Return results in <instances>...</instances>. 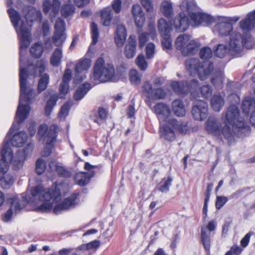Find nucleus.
I'll list each match as a JSON object with an SVG mask.
<instances>
[{
    "label": "nucleus",
    "mask_w": 255,
    "mask_h": 255,
    "mask_svg": "<svg viewBox=\"0 0 255 255\" xmlns=\"http://www.w3.org/2000/svg\"><path fill=\"white\" fill-rule=\"evenodd\" d=\"M7 11L11 23L18 35L20 44L19 53L20 95L15 116L16 121L20 124L22 123L28 117L30 111L28 104L35 99L37 95L35 91L27 85V78L28 75H31L35 77L37 75V72H38V74L40 76L37 87L39 93L46 89L49 81V76L47 74H42L44 72L47 63V61L44 60H37L35 65H29L27 69L23 67L22 63V50L24 49H26L30 43V28L32 26V22L34 20L41 19V12L37 10L33 6L25 7L23 13H25L24 19L26 22L22 20L19 25L20 14L13 8L8 9Z\"/></svg>",
    "instance_id": "obj_1"
},
{
    "label": "nucleus",
    "mask_w": 255,
    "mask_h": 255,
    "mask_svg": "<svg viewBox=\"0 0 255 255\" xmlns=\"http://www.w3.org/2000/svg\"><path fill=\"white\" fill-rule=\"evenodd\" d=\"M12 159L13 153L7 142L1 150V158L0 159V186L3 189H9L14 182L13 175L7 173Z\"/></svg>",
    "instance_id": "obj_2"
},
{
    "label": "nucleus",
    "mask_w": 255,
    "mask_h": 255,
    "mask_svg": "<svg viewBox=\"0 0 255 255\" xmlns=\"http://www.w3.org/2000/svg\"><path fill=\"white\" fill-rule=\"evenodd\" d=\"M31 194L33 197L38 196L39 200L43 202L36 209L46 212L52 208L53 203L60 198V192L56 187L54 189H44L42 186L38 185L31 190Z\"/></svg>",
    "instance_id": "obj_3"
},
{
    "label": "nucleus",
    "mask_w": 255,
    "mask_h": 255,
    "mask_svg": "<svg viewBox=\"0 0 255 255\" xmlns=\"http://www.w3.org/2000/svg\"><path fill=\"white\" fill-rule=\"evenodd\" d=\"M114 75V66L106 63L104 59L100 57L95 62L91 80L95 84H98L101 82L104 83L111 80Z\"/></svg>",
    "instance_id": "obj_4"
},
{
    "label": "nucleus",
    "mask_w": 255,
    "mask_h": 255,
    "mask_svg": "<svg viewBox=\"0 0 255 255\" xmlns=\"http://www.w3.org/2000/svg\"><path fill=\"white\" fill-rule=\"evenodd\" d=\"M188 128L187 123L182 120L178 121L175 119H170L160 128V136L169 141L175 138V130L181 134L187 133Z\"/></svg>",
    "instance_id": "obj_5"
},
{
    "label": "nucleus",
    "mask_w": 255,
    "mask_h": 255,
    "mask_svg": "<svg viewBox=\"0 0 255 255\" xmlns=\"http://www.w3.org/2000/svg\"><path fill=\"white\" fill-rule=\"evenodd\" d=\"M185 5L192 20L190 22L191 25L197 26L202 23L209 24L212 22L213 17L206 13L199 11V7L193 0L190 2L183 1L180 4V7L183 9L185 7Z\"/></svg>",
    "instance_id": "obj_6"
},
{
    "label": "nucleus",
    "mask_w": 255,
    "mask_h": 255,
    "mask_svg": "<svg viewBox=\"0 0 255 255\" xmlns=\"http://www.w3.org/2000/svg\"><path fill=\"white\" fill-rule=\"evenodd\" d=\"M187 69L191 73H197L201 80L207 79L213 70V64L206 60L200 62L197 58L187 59L185 62Z\"/></svg>",
    "instance_id": "obj_7"
},
{
    "label": "nucleus",
    "mask_w": 255,
    "mask_h": 255,
    "mask_svg": "<svg viewBox=\"0 0 255 255\" xmlns=\"http://www.w3.org/2000/svg\"><path fill=\"white\" fill-rule=\"evenodd\" d=\"M206 129L207 131L214 135L222 139L223 135L227 140L230 141L233 138V132L230 126L227 123L221 128L220 123L214 117H210L206 122Z\"/></svg>",
    "instance_id": "obj_8"
},
{
    "label": "nucleus",
    "mask_w": 255,
    "mask_h": 255,
    "mask_svg": "<svg viewBox=\"0 0 255 255\" xmlns=\"http://www.w3.org/2000/svg\"><path fill=\"white\" fill-rule=\"evenodd\" d=\"M175 46L177 49L180 50L182 54L187 55L192 54L198 47L199 43L190 39V36L187 34H180L176 39Z\"/></svg>",
    "instance_id": "obj_9"
},
{
    "label": "nucleus",
    "mask_w": 255,
    "mask_h": 255,
    "mask_svg": "<svg viewBox=\"0 0 255 255\" xmlns=\"http://www.w3.org/2000/svg\"><path fill=\"white\" fill-rule=\"evenodd\" d=\"M225 117L226 122L225 123L230 125L233 128H238L239 130L246 128L244 120L239 117V110L236 106H230L227 109Z\"/></svg>",
    "instance_id": "obj_10"
},
{
    "label": "nucleus",
    "mask_w": 255,
    "mask_h": 255,
    "mask_svg": "<svg viewBox=\"0 0 255 255\" xmlns=\"http://www.w3.org/2000/svg\"><path fill=\"white\" fill-rule=\"evenodd\" d=\"M58 130L56 125H53L48 128L46 125H42L39 127L38 133L46 144H50L55 140Z\"/></svg>",
    "instance_id": "obj_11"
},
{
    "label": "nucleus",
    "mask_w": 255,
    "mask_h": 255,
    "mask_svg": "<svg viewBox=\"0 0 255 255\" xmlns=\"http://www.w3.org/2000/svg\"><path fill=\"white\" fill-rule=\"evenodd\" d=\"M243 49L242 36L238 32H233L230 35L228 43L229 53L234 56H238Z\"/></svg>",
    "instance_id": "obj_12"
},
{
    "label": "nucleus",
    "mask_w": 255,
    "mask_h": 255,
    "mask_svg": "<svg viewBox=\"0 0 255 255\" xmlns=\"http://www.w3.org/2000/svg\"><path fill=\"white\" fill-rule=\"evenodd\" d=\"M97 166L92 165L88 162H86L84 168L88 170L87 172H79L75 176V181L77 184L83 186L88 184L91 178L94 176L95 171L94 169L96 168Z\"/></svg>",
    "instance_id": "obj_13"
},
{
    "label": "nucleus",
    "mask_w": 255,
    "mask_h": 255,
    "mask_svg": "<svg viewBox=\"0 0 255 255\" xmlns=\"http://www.w3.org/2000/svg\"><path fill=\"white\" fill-rule=\"evenodd\" d=\"M192 114L195 120L203 121L208 116V104L202 100L197 101L194 103L192 109Z\"/></svg>",
    "instance_id": "obj_14"
},
{
    "label": "nucleus",
    "mask_w": 255,
    "mask_h": 255,
    "mask_svg": "<svg viewBox=\"0 0 255 255\" xmlns=\"http://www.w3.org/2000/svg\"><path fill=\"white\" fill-rule=\"evenodd\" d=\"M79 196V194L73 193L69 197L65 198L61 203L56 205L53 209V212L56 214L61 213L63 211L73 208L77 205L76 201Z\"/></svg>",
    "instance_id": "obj_15"
},
{
    "label": "nucleus",
    "mask_w": 255,
    "mask_h": 255,
    "mask_svg": "<svg viewBox=\"0 0 255 255\" xmlns=\"http://www.w3.org/2000/svg\"><path fill=\"white\" fill-rule=\"evenodd\" d=\"M233 30V25L227 17H222L218 20L213 31L221 36L228 35Z\"/></svg>",
    "instance_id": "obj_16"
},
{
    "label": "nucleus",
    "mask_w": 255,
    "mask_h": 255,
    "mask_svg": "<svg viewBox=\"0 0 255 255\" xmlns=\"http://www.w3.org/2000/svg\"><path fill=\"white\" fill-rule=\"evenodd\" d=\"M10 208L4 214L3 220L5 222L8 221L11 217L13 212L15 214L17 213L21 209L24 208L27 203L24 200H20L18 198L15 197L11 199Z\"/></svg>",
    "instance_id": "obj_17"
},
{
    "label": "nucleus",
    "mask_w": 255,
    "mask_h": 255,
    "mask_svg": "<svg viewBox=\"0 0 255 255\" xmlns=\"http://www.w3.org/2000/svg\"><path fill=\"white\" fill-rule=\"evenodd\" d=\"M216 225L214 221L209 222L206 227L201 229V239L202 244L206 251L209 252L210 248L211 232L215 230Z\"/></svg>",
    "instance_id": "obj_18"
},
{
    "label": "nucleus",
    "mask_w": 255,
    "mask_h": 255,
    "mask_svg": "<svg viewBox=\"0 0 255 255\" xmlns=\"http://www.w3.org/2000/svg\"><path fill=\"white\" fill-rule=\"evenodd\" d=\"M90 67L88 60H84L80 61L75 67V76L74 81L78 84L86 78V73Z\"/></svg>",
    "instance_id": "obj_19"
},
{
    "label": "nucleus",
    "mask_w": 255,
    "mask_h": 255,
    "mask_svg": "<svg viewBox=\"0 0 255 255\" xmlns=\"http://www.w3.org/2000/svg\"><path fill=\"white\" fill-rule=\"evenodd\" d=\"M188 18L183 13H180L176 16L173 21V26L175 30L181 32L186 30L189 25Z\"/></svg>",
    "instance_id": "obj_20"
},
{
    "label": "nucleus",
    "mask_w": 255,
    "mask_h": 255,
    "mask_svg": "<svg viewBox=\"0 0 255 255\" xmlns=\"http://www.w3.org/2000/svg\"><path fill=\"white\" fill-rule=\"evenodd\" d=\"M131 12L136 26L139 28L142 27L145 21V18L144 13L140 5L138 4H134L132 6Z\"/></svg>",
    "instance_id": "obj_21"
},
{
    "label": "nucleus",
    "mask_w": 255,
    "mask_h": 255,
    "mask_svg": "<svg viewBox=\"0 0 255 255\" xmlns=\"http://www.w3.org/2000/svg\"><path fill=\"white\" fill-rule=\"evenodd\" d=\"M154 113L159 121H165L170 115L169 106L163 103H158L154 107Z\"/></svg>",
    "instance_id": "obj_22"
},
{
    "label": "nucleus",
    "mask_w": 255,
    "mask_h": 255,
    "mask_svg": "<svg viewBox=\"0 0 255 255\" xmlns=\"http://www.w3.org/2000/svg\"><path fill=\"white\" fill-rule=\"evenodd\" d=\"M240 26L244 31L252 30L255 26V10L248 14L246 17L240 22Z\"/></svg>",
    "instance_id": "obj_23"
},
{
    "label": "nucleus",
    "mask_w": 255,
    "mask_h": 255,
    "mask_svg": "<svg viewBox=\"0 0 255 255\" xmlns=\"http://www.w3.org/2000/svg\"><path fill=\"white\" fill-rule=\"evenodd\" d=\"M60 5L59 0H53L52 3L50 0H46L43 4V11L46 13L50 12L53 15H56L59 12Z\"/></svg>",
    "instance_id": "obj_24"
},
{
    "label": "nucleus",
    "mask_w": 255,
    "mask_h": 255,
    "mask_svg": "<svg viewBox=\"0 0 255 255\" xmlns=\"http://www.w3.org/2000/svg\"><path fill=\"white\" fill-rule=\"evenodd\" d=\"M149 30H150L149 33L142 32L138 35L139 47L141 49L143 48L149 37L152 39H154L156 37V30L153 25L149 24Z\"/></svg>",
    "instance_id": "obj_25"
},
{
    "label": "nucleus",
    "mask_w": 255,
    "mask_h": 255,
    "mask_svg": "<svg viewBox=\"0 0 255 255\" xmlns=\"http://www.w3.org/2000/svg\"><path fill=\"white\" fill-rule=\"evenodd\" d=\"M127 37V32L125 26L123 25H119L117 26L116 34L115 36V41L118 47H122Z\"/></svg>",
    "instance_id": "obj_26"
},
{
    "label": "nucleus",
    "mask_w": 255,
    "mask_h": 255,
    "mask_svg": "<svg viewBox=\"0 0 255 255\" xmlns=\"http://www.w3.org/2000/svg\"><path fill=\"white\" fill-rule=\"evenodd\" d=\"M136 47V37L134 35H130L125 48V54L128 58H132L135 55Z\"/></svg>",
    "instance_id": "obj_27"
},
{
    "label": "nucleus",
    "mask_w": 255,
    "mask_h": 255,
    "mask_svg": "<svg viewBox=\"0 0 255 255\" xmlns=\"http://www.w3.org/2000/svg\"><path fill=\"white\" fill-rule=\"evenodd\" d=\"M242 108L246 115L252 114L255 110V95L254 94L253 97H246L243 101Z\"/></svg>",
    "instance_id": "obj_28"
},
{
    "label": "nucleus",
    "mask_w": 255,
    "mask_h": 255,
    "mask_svg": "<svg viewBox=\"0 0 255 255\" xmlns=\"http://www.w3.org/2000/svg\"><path fill=\"white\" fill-rule=\"evenodd\" d=\"M27 138L28 136L26 132L20 131L14 134L10 142L13 146L20 147L26 142Z\"/></svg>",
    "instance_id": "obj_29"
},
{
    "label": "nucleus",
    "mask_w": 255,
    "mask_h": 255,
    "mask_svg": "<svg viewBox=\"0 0 255 255\" xmlns=\"http://www.w3.org/2000/svg\"><path fill=\"white\" fill-rule=\"evenodd\" d=\"M172 109L174 114L178 117H183L186 114L185 106L182 101L179 99L172 102Z\"/></svg>",
    "instance_id": "obj_30"
},
{
    "label": "nucleus",
    "mask_w": 255,
    "mask_h": 255,
    "mask_svg": "<svg viewBox=\"0 0 255 255\" xmlns=\"http://www.w3.org/2000/svg\"><path fill=\"white\" fill-rule=\"evenodd\" d=\"M158 31L161 36H167V35L170 34L171 26L164 18H161L157 23Z\"/></svg>",
    "instance_id": "obj_31"
},
{
    "label": "nucleus",
    "mask_w": 255,
    "mask_h": 255,
    "mask_svg": "<svg viewBox=\"0 0 255 255\" xmlns=\"http://www.w3.org/2000/svg\"><path fill=\"white\" fill-rule=\"evenodd\" d=\"M224 98L219 95H214L211 98V105L213 109L216 112H219L224 105Z\"/></svg>",
    "instance_id": "obj_32"
},
{
    "label": "nucleus",
    "mask_w": 255,
    "mask_h": 255,
    "mask_svg": "<svg viewBox=\"0 0 255 255\" xmlns=\"http://www.w3.org/2000/svg\"><path fill=\"white\" fill-rule=\"evenodd\" d=\"M91 89V85L89 83H85L80 86L74 94V99L76 101L81 100Z\"/></svg>",
    "instance_id": "obj_33"
},
{
    "label": "nucleus",
    "mask_w": 255,
    "mask_h": 255,
    "mask_svg": "<svg viewBox=\"0 0 255 255\" xmlns=\"http://www.w3.org/2000/svg\"><path fill=\"white\" fill-rule=\"evenodd\" d=\"M224 75L221 71H216L213 75L211 82L215 87L221 89L223 86Z\"/></svg>",
    "instance_id": "obj_34"
},
{
    "label": "nucleus",
    "mask_w": 255,
    "mask_h": 255,
    "mask_svg": "<svg viewBox=\"0 0 255 255\" xmlns=\"http://www.w3.org/2000/svg\"><path fill=\"white\" fill-rule=\"evenodd\" d=\"M101 17L103 25L105 26H109L113 17L111 8L107 7L103 9L101 11Z\"/></svg>",
    "instance_id": "obj_35"
},
{
    "label": "nucleus",
    "mask_w": 255,
    "mask_h": 255,
    "mask_svg": "<svg viewBox=\"0 0 255 255\" xmlns=\"http://www.w3.org/2000/svg\"><path fill=\"white\" fill-rule=\"evenodd\" d=\"M160 10L165 17L169 18L173 13L172 3L169 0L163 1L161 3Z\"/></svg>",
    "instance_id": "obj_36"
},
{
    "label": "nucleus",
    "mask_w": 255,
    "mask_h": 255,
    "mask_svg": "<svg viewBox=\"0 0 255 255\" xmlns=\"http://www.w3.org/2000/svg\"><path fill=\"white\" fill-rule=\"evenodd\" d=\"M171 86L175 92L179 94H184L188 93V88L186 86L185 82H172Z\"/></svg>",
    "instance_id": "obj_37"
},
{
    "label": "nucleus",
    "mask_w": 255,
    "mask_h": 255,
    "mask_svg": "<svg viewBox=\"0 0 255 255\" xmlns=\"http://www.w3.org/2000/svg\"><path fill=\"white\" fill-rule=\"evenodd\" d=\"M25 160V157L23 156V152H17L12 162L13 168L14 170L20 169L23 166Z\"/></svg>",
    "instance_id": "obj_38"
},
{
    "label": "nucleus",
    "mask_w": 255,
    "mask_h": 255,
    "mask_svg": "<svg viewBox=\"0 0 255 255\" xmlns=\"http://www.w3.org/2000/svg\"><path fill=\"white\" fill-rule=\"evenodd\" d=\"M172 182V179L169 176L163 178L158 185V190L161 192H167L171 185Z\"/></svg>",
    "instance_id": "obj_39"
},
{
    "label": "nucleus",
    "mask_w": 255,
    "mask_h": 255,
    "mask_svg": "<svg viewBox=\"0 0 255 255\" xmlns=\"http://www.w3.org/2000/svg\"><path fill=\"white\" fill-rule=\"evenodd\" d=\"M62 57V51L61 48H56L51 57V64L53 66H57L60 63Z\"/></svg>",
    "instance_id": "obj_40"
},
{
    "label": "nucleus",
    "mask_w": 255,
    "mask_h": 255,
    "mask_svg": "<svg viewBox=\"0 0 255 255\" xmlns=\"http://www.w3.org/2000/svg\"><path fill=\"white\" fill-rule=\"evenodd\" d=\"M75 7L71 3L70 1H69L68 3L63 5L61 7V13L63 16L67 17L74 12Z\"/></svg>",
    "instance_id": "obj_41"
},
{
    "label": "nucleus",
    "mask_w": 255,
    "mask_h": 255,
    "mask_svg": "<svg viewBox=\"0 0 255 255\" xmlns=\"http://www.w3.org/2000/svg\"><path fill=\"white\" fill-rule=\"evenodd\" d=\"M66 36L65 33L54 32L52 40L56 46H61L65 41Z\"/></svg>",
    "instance_id": "obj_42"
},
{
    "label": "nucleus",
    "mask_w": 255,
    "mask_h": 255,
    "mask_svg": "<svg viewBox=\"0 0 255 255\" xmlns=\"http://www.w3.org/2000/svg\"><path fill=\"white\" fill-rule=\"evenodd\" d=\"M30 52L31 55L35 57L41 56L43 52V47L41 42H37L32 45L30 48Z\"/></svg>",
    "instance_id": "obj_43"
},
{
    "label": "nucleus",
    "mask_w": 255,
    "mask_h": 255,
    "mask_svg": "<svg viewBox=\"0 0 255 255\" xmlns=\"http://www.w3.org/2000/svg\"><path fill=\"white\" fill-rule=\"evenodd\" d=\"M57 100L58 97L56 95H54L50 97V98L47 101L45 108V112L46 115H49L50 114L53 108L55 105Z\"/></svg>",
    "instance_id": "obj_44"
},
{
    "label": "nucleus",
    "mask_w": 255,
    "mask_h": 255,
    "mask_svg": "<svg viewBox=\"0 0 255 255\" xmlns=\"http://www.w3.org/2000/svg\"><path fill=\"white\" fill-rule=\"evenodd\" d=\"M72 105V102L68 101L66 102L61 108L59 113V118L61 120H65L68 116L69 110Z\"/></svg>",
    "instance_id": "obj_45"
},
{
    "label": "nucleus",
    "mask_w": 255,
    "mask_h": 255,
    "mask_svg": "<svg viewBox=\"0 0 255 255\" xmlns=\"http://www.w3.org/2000/svg\"><path fill=\"white\" fill-rule=\"evenodd\" d=\"M214 52L217 57L223 58L227 53H229L228 47L226 45L218 44Z\"/></svg>",
    "instance_id": "obj_46"
},
{
    "label": "nucleus",
    "mask_w": 255,
    "mask_h": 255,
    "mask_svg": "<svg viewBox=\"0 0 255 255\" xmlns=\"http://www.w3.org/2000/svg\"><path fill=\"white\" fill-rule=\"evenodd\" d=\"M129 80L132 84L138 85L141 81V75L136 70H131L129 73Z\"/></svg>",
    "instance_id": "obj_47"
},
{
    "label": "nucleus",
    "mask_w": 255,
    "mask_h": 255,
    "mask_svg": "<svg viewBox=\"0 0 255 255\" xmlns=\"http://www.w3.org/2000/svg\"><path fill=\"white\" fill-rule=\"evenodd\" d=\"M242 44L247 49H251L255 44V41L252 37L247 34L245 36L242 37Z\"/></svg>",
    "instance_id": "obj_48"
},
{
    "label": "nucleus",
    "mask_w": 255,
    "mask_h": 255,
    "mask_svg": "<svg viewBox=\"0 0 255 255\" xmlns=\"http://www.w3.org/2000/svg\"><path fill=\"white\" fill-rule=\"evenodd\" d=\"M135 62L138 68L142 71H145L148 66V63L145 57L142 54L139 55L136 58Z\"/></svg>",
    "instance_id": "obj_49"
},
{
    "label": "nucleus",
    "mask_w": 255,
    "mask_h": 255,
    "mask_svg": "<svg viewBox=\"0 0 255 255\" xmlns=\"http://www.w3.org/2000/svg\"><path fill=\"white\" fill-rule=\"evenodd\" d=\"M186 86L188 88V92H190L192 95L196 93L198 88V82L197 80L193 79L189 82H185Z\"/></svg>",
    "instance_id": "obj_50"
},
{
    "label": "nucleus",
    "mask_w": 255,
    "mask_h": 255,
    "mask_svg": "<svg viewBox=\"0 0 255 255\" xmlns=\"http://www.w3.org/2000/svg\"><path fill=\"white\" fill-rule=\"evenodd\" d=\"M55 32L65 33V24L64 21L61 18H58L55 22Z\"/></svg>",
    "instance_id": "obj_51"
},
{
    "label": "nucleus",
    "mask_w": 255,
    "mask_h": 255,
    "mask_svg": "<svg viewBox=\"0 0 255 255\" xmlns=\"http://www.w3.org/2000/svg\"><path fill=\"white\" fill-rule=\"evenodd\" d=\"M155 46L153 43H148L145 48L146 57L147 59H152L155 53Z\"/></svg>",
    "instance_id": "obj_52"
},
{
    "label": "nucleus",
    "mask_w": 255,
    "mask_h": 255,
    "mask_svg": "<svg viewBox=\"0 0 255 255\" xmlns=\"http://www.w3.org/2000/svg\"><path fill=\"white\" fill-rule=\"evenodd\" d=\"M91 29L92 34V44L93 45H95L97 42L99 37L98 26L95 22L91 23Z\"/></svg>",
    "instance_id": "obj_53"
},
{
    "label": "nucleus",
    "mask_w": 255,
    "mask_h": 255,
    "mask_svg": "<svg viewBox=\"0 0 255 255\" xmlns=\"http://www.w3.org/2000/svg\"><path fill=\"white\" fill-rule=\"evenodd\" d=\"M200 90L202 96L206 99L209 97L212 93V88L208 84L202 86L200 88Z\"/></svg>",
    "instance_id": "obj_54"
},
{
    "label": "nucleus",
    "mask_w": 255,
    "mask_h": 255,
    "mask_svg": "<svg viewBox=\"0 0 255 255\" xmlns=\"http://www.w3.org/2000/svg\"><path fill=\"white\" fill-rule=\"evenodd\" d=\"M142 92L145 94L146 96L149 99L152 96L154 89L152 88V85L147 81L144 82L142 87Z\"/></svg>",
    "instance_id": "obj_55"
},
{
    "label": "nucleus",
    "mask_w": 255,
    "mask_h": 255,
    "mask_svg": "<svg viewBox=\"0 0 255 255\" xmlns=\"http://www.w3.org/2000/svg\"><path fill=\"white\" fill-rule=\"evenodd\" d=\"M46 168V164L44 161L42 159H38L36 162L35 171L36 173L40 175L42 174Z\"/></svg>",
    "instance_id": "obj_56"
},
{
    "label": "nucleus",
    "mask_w": 255,
    "mask_h": 255,
    "mask_svg": "<svg viewBox=\"0 0 255 255\" xmlns=\"http://www.w3.org/2000/svg\"><path fill=\"white\" fill-rule=\"evenodd\" d=\"M165 91L161 88L154 89L152 96L150 98L153 99H161L165 96Z\"/></svg>",
    "instance_id": "obj_57"
},
{
    "label": "nucleus",
    "mask_w": 255,
    "mask_h": 255,
    "mask_svg": "<svg viewBox=\"0 0 255 255\" xmlns=\"http://www.w3.org/2000/svg\"><path fill=\"white\" fill-rule=\"evenodd\" d=\"M200 56L203 60H207L210 58L212 56L211 49L208 47L202 48L200 52Z\"/></svg>",
    "instance_id": "obj_58"
},
{
    "label": "nucleus",
    "mask_w": 255,
    "mask_h": 255,
    "mask_svg": "<svg viewBox=\"0 0 255 255\" xmlns=\"http://www.w3.org/2000/svg\"><path fill=\"white\" fill-rule=\"evenodd\" d=\"M162 40L161 44L164 48L170 49L172 47V40L170 37V34L167 35V36H161Z\"/></svg>",
    "instance_id": "obj_59"
},
{
    "label": "nucleus",
    "mask_w": 255,
    "mask_h": 255,
    "mask_svg": "<svg viewBox=\"0 0 255 255\" xmlns=\"http://www.w3.org/2000/svg\"><path fill=\"white\" fill-rule=\"evenodd\" d=\"M69 84L61 83L59 88V96L64 98L69 91Z\"/></svg>",
    "instance_id": "obj_60"
},
{
    "label": "nucleus",
    "mask_w": 255,
    "mask_h": 255,
    "mask_svg": "<svg viewBox=\"0 0 255 255\" xmlns=\"http://www.w3.org/2000/svg\"><path fill=\"white\" fill-rule=\"evenodd\" d=\"M228 198L225 196H217L215 204L216 208L221 209L228 201Z\"/></svg>",
    "instance_id": "obj_61"
},
{
    "label": "nucleus",
    "mask_w": 255,
    "mask_h": 255,
    "mask_svg": "<svg viewBox=\"0 0 255 255\" xmlns=\"http://www.w3.org/2000/svg\"><path fill=\"white\" fill-rule=\"evenodd\" d=\"M140 2L147 11L151 12L153 11V6L151 0H140Z\"/></svg>",
    "instance_id": "obj_62"
},
{
    "label": "nucleus",
    "mask_w": 255,
    "mask_h": 255,
    "mask_svg": "<svg viewBox=\"0 0 255 255\" xmlns=\"http://www.w3.org/2000/svg\"><path fill=\"white\" fill-rule=\"evenodd\" d=\"M33 144L32 143H29L27 145L26 147L23 150H18V152H23V156L26 159L27 156L31 154L33 149Z\"/></svg>",
    "instance_id": "obj_63"
},
{
    "label": "nucleus",
    "mask_w": 255,
    "mask_h": 255,
    "mask_svg": "<svg viewBox=\"0 0 255 255\" xmlns=\"http://www.w3.org/2000/svg\"><path fill=\"white\" fill-rule=\"evenodd\" d=\"M112 8L117 13L120 12L122 9V0H113L112 4Z\"/></svg>",
    "instance_id": "obj_64"
}]
</instances>
